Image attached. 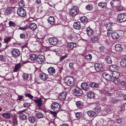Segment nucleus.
Instances as JSON below:
<instances>
[{
	"mask_svg": "<svg viewBox=\"0 0 126 126\" xmlns=\"http://www.w3.org/2000/svg\"><path fill=\"white\" fill-rule=\"evenodd\" d=\"M45 60L44 56L42 55L41 54H40L38 55L36 58L37 62L40 64L43 63Z\"/></svg>",
	"mask_w": 126,
	"mask_h": 126,
	"instance_id": "obj_10",
	"label": "nucleus"
},
{
	"mask_svg": "<svg viewBox=\"0 0 126 126\" xmlns=\"http://www.w3.org/2000/svg\"><path fill=\"white\" fill-rule=\"evenodd\" d=\"M81 88L84 90L87 91L89 89V86L85 82L82 83L81 85Z\"/></svg>",
	"mask_w": 126,
	"mask_h": 126,
	"instance_id": "obj_14",
	"label": "nucleus"
},
{
	"mask_svg": "<svg viewBox=\"0 0 126 126\" xmlns=\"http://www.w3.org/2000/svg\"><path fill=\"white\" fill-rule=\"evenodd\" d=\"M122 121V119L120 118H118L116 119L115 120L116 122L118 123H120Z\"/></svg>",
	"mask_w": 126,
	"mask_h": 126,
	"instance_id": "obj_57",
	"label": "nucleus"
},
{
	"mask_svg": "<svg viewBox=\"0 0 126 126\" xmlns=\"http://www.w3.org/2000/svg\"><path fill=\"white\" fill-rule=\"evenodd\" d=\"M103 77L106 80L109 81L111 80L112 79L111 76L108 74L104 73L103 74Z\"/></svg>",
	"mask_w": 126,
	"mask_h": 126,
	"instance_id": "obj_17",
	"label": "nucleus"
},
{
	"mask_svg": "<svg viewBox=\"0 0 126 126\" xmlns=\"http://www.w3.org/2000/svg\"><path fill=\"white\" fill-rule=\"evenodd\" d=\"M28 26L27 25H26L23 27H20L18 29L22 30H24L27 29Z\"/></svg>",
	"mask_w": 126,
	"mask_h": 126,
	"instance_id": "obj_55",
	"label": "nucleus"
},
{
	"mask_svg": "<svg viewBox=\"0 0 126 126\" xmlns=\"http://www.w3.org/2000/svg\"><path fill=\"white\" fill-rule=\"evenodd\" d=\"M113 82L116 84L120 83V79L118 78H114L113 81Z\"/></svg>",
	"mask_w": 126,
	"mask_h": 126,
	"instance_id": "obj_43",
	"label": "nucleus"
},
{
	"mask_svg": "<svg viewBox=\"0 0 126 126\" xmlns=\"http://www.w3.org/2000/svg\"><path fill=\"white\" fill-rule=\"evenodd\" d=\"M17 14L19 16L22 17H25L26 15V11L22 8H20L18 9Z\"/></svg>",
	"mask_w": 126,
	"mask_h": 126,
	"instance_id": "obj_8",
	"label": "nucleus"
},
{
	"mask_svg": "<svg viewBox=\"0 0 126 126\" xmlns=\"http://www.w3.org/2000/svg\"><path fill=\"white\" fill-rule=\"evenodd\" d=\"M23 97V95H18V98L17 99V100H20L22 99Z\"/></svg>",
	"mask_w": 126,
	"mask_h": 126,
	"instance_id": "obj_63",
	"label": "nucleus"
},
{
	"mask_svg": "<svg viewBox=\"0 0 126 126\" xmlns=\"http://www.w3.org/2000/svg\"><path fill=\"white\" fill-rule=\"evenodd\" d=\"M101 108L99 104H96L95 107L94 108V110L96 112H98L100 111Z\"/></svg>",
	"mask_w": 126,
	"mask_h": 126,
	"instance_id": "obj_34",
	"label": "nucleus"
},
{
	"mask_svg": "<svg viewBox=\"0 0 126 126\" xmlns=\"http://www.w3.org/2000/svg\"><path fill=\"white\" fill-rule=\"evenodd\" d=\"M92 58V55L90 54H88L86 55L85 57V59L88 61H90Z\"/></svg>",
	"mask_w": 126,
	"mask_h": 126,
	"instance_id": "obj_46",
	"label": "nucleus"
},
{
	"mask_svg": "<svg viewBox=\"0 0 126 126\" xmlns=\"http://www.w3.org/2000/svg\"><path fill=\"white\" fill-rule=\"evenodd\" d=\"M36 55L32 54L30 55V58L31 60L33 62L34 61L36 60Z\"/></svg>",
	"mask_w": 126,
	"mask_h": 126,
	"instance_id": "obj_40",
	"label": "nucleus"
},
{
	"mask_svg": "<svg viewBox=\"0 0 126 126\" xmlns=\"http://www.w3.org/2000/svg\"><path fill=\"white\" fill-rule=\"evenodd\" d=\"M29 24V28L32 31H34L37 28V26L34 23H32Z\"/></svg>",
	"mask_w": 126,
	"mask_h": 126,
	"instance_id": "obj_19",
	"label": "nucleus"
},
{
	"mask_svg": "<svg viewBox=\"0 0 126 126\" xmlns=\"http://www.w3.org/2000/svg\"><path fill=\"white\" fill-rule=\"evenodd\" d=\"M67 57V55H65L64 56H62L60 58V61H62L64 59H65Z\"/></svg>",
	"mask_w": 126,
	"mask_h": 126,
	"instance_id": "obj_60",
	"label": "nucleus"
},
{
	"mask_svg": "<svg viewBox=\"0 0 126 126\" xmlns=\"http://www.w3.org/2000/svg\"><path fill=\"white\" fill-rule=\"evenodd\" d=\"M23 65V63H21L15 64L13 69V72H18L21 69Z\"/></svg>",
	"mask_w": 126,
	"mask_h": 126,
	"instance_id": "obj_9",
	"label": "nucleus"
},
{
	"mask_svg": "<svg viewBox=\"0 0 126 126\" xmlns=\"http://www.w3.org/2000/svg\"><path fill=\"white\" fill-rule=\"evenodd\" d=\"M36 109L35 110V115L36 117L38 119L42 118L43 117L44 114L40 111L37 110Z\"/></svg>",
	"mask_w": 126,
	"mask_h": 126,
	"instance_id": "obj_15",
	"label": "nucleus"
},
{
	"mask_svg": "<svg viewBox=\"0 0 126 126\" xmlns=\"http://www.w3.org/2000/svg\"><path fill=\"white\" fill-rule=\"evenodd\" d=\"M34 102L35 103V105L37 106L40 107L42 105V101L41 99L35 100Z\"/></svg>",
	"mask_w": 126,
	"mask_h": 126,
	"instance_id": "obj_23",
	"label": "nucleus"
},
{
	"mask_svg": "<svg viewBox=\"0 0 126 126\" xmlns=\"http://www.w3.org/2000/svg\"><path fill=\"white\" fill-rule=\"evenodd\" d=\"M9 26L10 27H14L16 26V24L15 22L11 21H10L8 23Z\"/></svg>",
	"mask_w": 126,
	"mask_h": 126,
	"instance_id": "obj_49",
	"label": "nucleus"
},
{
	"mask_svg": "<svg viewBox=\"0 0 126 126\" xmlns=\"http://www.w3.org/2000/svg\"><path fill=\"white\" fill-rule=\"evenodd\" d=\"M106 62L109 64L111 63L112 62L111 59L110 57H108L106 58Z\"/></svg>",
	"mask_w": 126,
	"mask_h": 126,
	"instance_id": "obj_52",
	"label": "nucleus"
},
{
	"mask_svg": "<svg viewBox=\"0 0 126 126\" xmlns=\"http://www.w3.org/2000/svg\"><path fill=\"white\" fill-rule=\"evenodd\" d=\"M107 3L103 2H99L98 4V5L99 7L103 9H105L107 8Z\"/></svg>",
	"mask_w": 126,
	"mask_h": 126,
	"instance_id": "obj_18",
	"label": "nucleus"
},
{
	"mask_svg": "<svg viewBox=\"0 0 126 126\" xmlns=\"http://www.w3.org/2000/svg\"><path fill=\"white\" fill-rule=\"evenodd\" d=\"M112 75L113 78H118L119 77L120 73L119 72L114 71L112 72Z\"/></svg>",
	"mask_w": 126,
	"mask_h": 126,
	"instance_id": "obj_32",
	"label": "nucleus"
},
{
	"mask_svg": "<svg viewBox=\"0 0 126 126\" xmlns=\"http://www.w3.org/2000/svg\"><path fill=\"white\" fill-rule=\"evenodd\" d=\"M93 6L91 4L88 5L86 6V9L88 10H91L93 8Z\"/></svg>",
	"mask_w": 126,
	"mask_h": 126,
	"instance_id": "obj_48",
	"label": "nucleus"
},
{
	"mask_svg": "<svg viewBox=\"0 0 126 126\" xmlns=\"http://www.w3.org/2000/svg\"><path fill=\"white\" fill-rule=\"evenodd\" d=\"M87 96L88 97L90 98H93L94 96V93L92 92H89L87 94Z\"/></svg>",
	"mask_w": 126,
	"mask_h": 126,
	"instance_id": "obj_45",
	"label": "nucleus"
},
{
	"mask_svg": "<svg viewBox=\"0 0 126 126\" xmlns=\"http://www.w3.org/2000/svg\"><path fill=\"white\" fill-rule=\"evenodd\" d=\"M87 114L91 117L96 116V113L95 112L92 110H89L87 111Z\"/></svg>",
	"mask_w": 126,
	"mask_h": 126,
	"instance_id": "obj_28",
	"label": "nucleus"
},
{
	"mask_svg": "<svg viewBox=\"0 0 126 126\" xmlns=\"http://www.w3.org/2000/svg\"><path fill=\"white\" fill-rule=\"evenodd\" d=\"M26 96L28 97L31 99H32L33 97V96L30 94L28 93L26 94Z\"/></svg>",
	"mask_w": 126,
	"mask_h": 126,
	"instance_id": "obj_64",
	"label": "nucleus"
},
{
	"mask_svg": "<svg viewBox=\"0 0 126 126\" xmlns=\"http://www.w3.org/2000/svg\"><path fill=\"white\" fill-rule=\"evenodd\" d=\"M26 111V110H24L18 112V114L19 115V118L20 120H24L26 119V116L24 113Z\"/></svg>",
	"mask_w": 126,
	"mask_h": 126,
	"instance_id": "obj_5",
	"label": "nucleus"
},
{
	"mask_svg": "<svg viewBox=\"0 0 126 126\" xmlns=\"http://www.w3.org/2000/svg\"><path fill=\"white\" fill-rule=\"evenodd\" d=\"M40 78L43 80H46L47 78L48 77L45 74H41L39 76Z\"/></svg>",
	"mask_w": 126,
	"mask_h": 126,
	"instance_id": "obj_35",
	"label": "nucleus"
},
{
	"mask_svg": "<svg viewBox=\"0 0 126 126\" xmlns=\"http://www.w3.org/2000/svg\"><path fill=\"white\" fill-rule=\"evenodd\" d=\"M22 77L24 80H27L28 78V74L27 73H24Z\"/></svg>",
	"mask_w": 126,
	"mask_h": 126,
	"instance_id": "obj_53",
	"label": "nucleus"
},
{
	"mask_svg": "<svg viewBox=\"0 0 126 126\" xmlns=\"http://www.w3.org/2000/svg\"><path fill=\"white\" fill-rule=\"evenodd\" d=\"M82 113L81 112H78L75 113V115L76 117L77 118H79L81 116L80 115Z\"/></svg>",
	"mask_w": 126,
	"mask_h": 126,
	"instance_id": "obj_59",
	"label": "nucleus"
},
{
	"mask_svg": "<svg viewBox=\"0 0 126 126\" xmlns=\"http://www.w3.org/2000/svg\"><path fill=\"white\" fill-rule=\"evenodd\" d=\"M58 111H50V113L53 114L54 116L55 117H56V116L58 112Z\"/></svg>",
	"mask_w": 126,
	"mask_h": 126,
	"instance_id": "obj_56",
	"label": "nucleus"
},
{
	"mask_svg": "<svg viewBox=\"0 0 126 126\" xmlns=\"http://www.w3.org/2000/svg\"><path fill=\"white\" fill-rule=\"evenodd\" d=\"M76 104L78 107L81 108L83 106V103L80 101H78L76 102Z\"/></svg>",
	"mask_w": 126,
	"mask_h": 126,
	"instance_id": "obj_37",
	"label": "nucleus"
},
{
	"mask_svg": "<svg viewBox=\"0 0 126 126\" xmlns=\"http://www.w3.org/2000/svg\"><path fill=\"white\" fill-rule=\"evenodd\" d=\"M74 28L76 29L79 30L80 29V22H75L73 25Z\"/></svg>",
	"mask_w": 126,
	"mask_h": 126,
	"instance_id": "obj_25",
	"label": "nucleus"
},
{
	"mask_svg": "<svg viewBox=\"0 0 126 126\" xmlns=\"http://www.w3.org/2000/svg\"><path fill=\"white\" fill-rule=\"evenodd\" d=\"M36 118L35 116H30L29 117V120L31 123H33L36 120Z\"/></svg>",
	"mask_w": 126,
	"mask_h": 126,
	"instance_id": "obj_38",
	"label": "nucleus"
},
{
	"mask_svg": "<svg viewBox=\"0 0 126 126\" xmlns=\"http://www.w3.org/2000/svg\"><path fill=\"white\" fill-rule=\"evenodd\" d=\"M98 40V37L96 36H93L91 37L90 39V41L94 43L96 42Z\"/></svg>",
	"mask_w": 126,
	"mask_h": 126,
	"instance_id": "obj_29",
	"label": "nucleus"
},
{
	"mask_svg": "<svg viewBox=\"0 0 126 126\" xmlns=\"http://www.w3.org/2000/svg\"><path fill=\"white\" fill-rule=\"evenodd\" d=\"M66 93L65 92L60 93L59 96V99L62 101H64L66 97Z\"/></svg>",
	"mask_w": 126,
	"mask_h": 126,
	"instance_id": "obj_13",
	"label": "nucleus"
},
{
	"mask_svg": "<svg viewBox=\"0 0 126 126\" xmlns=\"http://www.w3.org/2000/svg\"><path fill=\"white\" fill-rule=\"evenodd\" d=\"M48 22L51 24H53L55 23V19L52 16L49 17L47 19Z\"/></svg>",
	"mask_w": 126,
	"mask_h": 126,
	"instance_id": "obj_22",
	"label": "nucleus"
},
{
	"mask_svg": "<svg viewBox=\"0 0 126 126\" xmlns=\"http://www.w3.org/2000/svg\"><path fill=\"white\" fill-rule=\"evenodd\" d=\"M90 86L93 88H97L99 87V85L94 82H91L90 84Z\"/></svg>",
	"mask_w": 126,
	"mask_h": 126,
	"instance_id": "obj_33",
	"label": "nucleus"
},
{
	"mask_svg": "<svg viewBox=\"0 0 126 126\" xmlns=\"http://www.w3.org/2000/svg\"><path fill=\"white\" fill-rule=\"evenodd\" d=\"M94 67L95 69L97 72L103 70V66L100 63H96L94 64Z\"/></svg>",
	"mask_w": 126,
	"mask_h": 126,
	"instance_id": "obj_11",
	"label": "nucleus"
},
{
	"mask_svg": "<svg viewBox=\"0 0 126 126\" xmlns=\"http://www.w3.org/2000/svg\"><path fill=\"white\" fill-rule=\"evenodd\" d=\"M11 38L10 37H6L4 39V42L7 43L10 41Z\"/></svg>",
	"mask_w": 126,
	"mask_h": 126,
	"instance_id": "obj_51",
	"label": "nucleus"
},
{
	"mask_svg": "<svg viewBox=\"0 0 126 126\" xmlns=\"http://www.w3.org/2000/svg\"><path fill=\"white\" fill-rule=\"evenodd\" d=\"M47 70L49 73L51 75H52L55 73V70L53 67H49Z\"/></svg>",
	"mask_w": 126,
	"mask_h": 126,
	"instance_id": "obj_26",
	"label": "nucleus"
},
{
	"mask_svg": "<svg viewBox=\"0 0 126 126\" xmlns=\"http://www.w3.org/2000/svg\"><path fill=\"white\" fill-rule=\"evenodd\" d=\"M68 39L71 41H73L76 38V36L75 33H73L71 35H69L68 37Z\"/></svg>",
	"mask_w": 126,
	"mask_h": 126,
	"instance_id": "obj_36",
	"label": "nucleus"
},
{
	"mask_svg": "<svg viewBox=\"0 0 126 126\" xmlns=\"http://www.w3.org/2000/svg\"><path fill=\"white\" fill-rule=\"evenodd\" d=\"M18 5L20 7H23L25 6V3L23 0H21L18 2Z\"/></svg>",
	"mask_w": 126,
	"mask_h": 126,
	"instance_id": "obj_50",
	"label": "nucleus"
},
{
	"mask_svg": "<svg viewBox=\"0 0 126 126\" xmlns=\"http://www.w3.org/2000/svg\"><path fill=\"white\" fill-rule=\"evenodd\" d=\"M67 47H68L73 49L74 47H76V44L73 42H70L68 44Z\"/></svg>",
	"mask_w": 126,
	"mask_h": 126,
	"instance_id": "obj_30",
	"label": "nucleus"
},
{
	"mask_svg": "<svg viewBox=\"0 0 126 126\" xmlns=\"http://www.w3.org/2000/svg\"><path fill=\"white\" fill-rule=\"evenodd\" d=\"M121 108L122 110L123 111L126 110V103L122 105Z\"/></svg>",
	"mask_w": 126,
	"mask_h": 126,
	"instance_id": "obj_54",
	"label": "nucleus"
},
{
	"mask_svg": "<svg viewBox=\"0 0 126 126\" xmlns=\"http://www.w3.org/2000/svg\"><path fill=\"white\" fill-rule=\"evenodd\" d=\"M115 48L116 51L118 52L121 51L122 50L121 45L119 44H116L115 46Z\"/></svg>",
	"mask_w": 126,
	"mask_h": 126,
	"instance_id": "obj_24",
	"label": "nucleus"
},
{
	"mask_svg": "<svg viewBox=\"0 0 126 126\" xmlns=\"http://www.w3.org/2000/svg\"><path fill=\"white\" fill-rule=\"evenodd\" d=\"M74 64V63H69V66L70 68L72 70H73L74 69L73 66Z\"/></svg>",
	"mask_w": 126,
	"mask_h": 126,
	"instance_id": "obj_62",
	"label": "nucleus"
},
{
	"mask_svg": "<svg viewBox=\"0 0 126 126\" xmlns=\"http://www.w3.org/2000/svg\"><path fill=\"white\" fill-rule=\"evenodd\" d=\"M124 93L123 91L121 90L118 91L116 93V95L117 96L121 97L124 95Z\"/></svg>",
	"mask_w": 126,
	"mask_h": 126,
	"instance_id": "obj_41",
	"label": "nucleus"
},
{
	"mask_svg": "<svg viewBox=\"0 0 126 126\" xmlns=\"http://www.w3.org/2000/svg\"><path fill=\"white\" fill-rule=\"evenodd\" d=\"M120 64L122 66L125 67L126 66V60H122L120 62Z\"/></svg>",
	"mask_w": 126,
	"mask_h": 126,
	"instance_id": "obj_47",
	"label": "nucleus"
},
{
	"mask_svg": "<svg viewBox=\"0 0 126 126\" xmlns=\"http://www.w3.org/2000/svg\"><path fill=\"white\" fill-rule=\"evenodd\" d=\"M86 32L87 35L89 36H91L93 34L94 32L93 30L90 27L87 28Z\"/></svg>",
	"mask_w": 126,
	"mask_h": 126,
	"instance_id": "obj_21",
	"label": "nucleus"
},
{
	"mask_svg": "<svg viewBox=\"0 0 126 126\" xmlns=\"http://www.w3.org/2000/svg\"><path fill=\"white\" fill-rule=\"evenodd\" d=\"M113 24L111 23H109L106 24L105 26L106 27L107 30L109 31H112Z\"/></svg>",
	"mask_w": 126,
	"mask_h": 126,
	"instance_id": "obj_16",
	"label": "nucleus"
},
{
	"mask_svg": "<svg viewBox=\"0 0 126 126\" xmlns=\"http://www.w3.org/2000/svg\"><path fill=\"white\" fill-rule=\"evenodd\" d=\"M117 67L116 65H111L109 67L110 70L113 71H115V70L116 69Z\"/></svg>",
	"mask_w": 126,
	"mask_h": 126,
	"instance_id": "obj_42",
	"label": "nucleus"
},
{
	"mask_svg": "<svg viewBox=\"0 0 126 126\" xmlns=\"http://www.w3.org/2000/svg\"><path fill=\"white\" fill-rule=\"evenodd\" d=\"M117 19L119 22H125L126 21V14H119L117 17Z\"/></svg>",
	"mask_w": 126,
	"mask_h": 126,
	"instance_id": "obj_3",
	"label": "nucleus"
},
{
	"mask_svg": "<svg viewBox=\"0 0 126 126\" xmlns=\"http://www.w3.org/2000/svg\"><path fill=\"white\" fill-rule=\"evenodd\" d=\"M64 82L66 85L68 86H72L75 84L73 77L70 76L65 78L64 79Z\"/></svg>",
	"mask_w": 126,
	"mask_h": 126,
	"instance_id": "obj_1",
	"label": "nucleus"
},
{
	"mask_svg": "<svg viewBox=\"0 0 126 126\" xmlns=\"http://www.w3.org/2000/svg\"><path fill=\"white\" fill-rule=\"evenodd\" d=\"M49 41L50 43L52 45H56L58 44V40L56 38H51L49 39Z\"/></svg>",
	"mask_w": 126,
	"mask_h": 126,
	"instance_id": "obj_12",
	"label": "nucleus"
},
{
	"mask_svg": "<svg viewBox=\"0 0 126 126\" xmlns=\"http://www.w3.org/2000/svg\"><path fill=\"white\" fill-rule=\"evenodd\" d=\"M12 10L11 8L8 7L5 10V13L7 14H10L12 12Z\"/></svg>",
	"mask_w": 126,
	"mask_h": 126,
	"instance_id": "obj_39",
	"label": "nucleus"
},
{
	"mask_svg": "<svg viewBox=\"0 0 126 126\" xmlns=\"http://www.w3.org/2000/svg\"><path fill=\"white\" fill-rule=\"evenodd\" d=\"M80 20L81 22L84 23L85 24H86L88 22L87 19L85 16L81 17L80 18Z\"/></svg>",
	"mask_w": 126,
	"mask_h": 126,
	"instance_id": "obj_31",
	"label": "nucleus"
},
{
	"mask_svg": "<svg viewBox=\"0 0 126 126\" xmlns=\"http://www.w3.org/2000/svg\"><path fill=\"white\" fill-rule=\"evenodd\" d=\"M72 91L76 96H80L83 94L82 89L78 87H75L73 89Z\"/></svg>",
	"mask_w": 126,
	"mask_h": 126,
	"instance_id": "obj_2",
	"label": "nucleus"
},
{
	"mask_svg": "<svg viewBox=\"0 0 126 126\" xmlns=\"http://www.w3.org/2000/svg\"><path fill=\"white\" fill-rule=\"evenodd\" d=\"M5 56L3 55H0V65L2 64V62H4L5 60Z\"/></svg>",
	"mask_w": 126,
	"mask_h": 126,
	"instance_id": "obj_44",
	"label": "nucleus"
},
{
	"mask_svg": "<svg viewBox=\"0 0 126 126\" xmlns=\"http://www.w3.org/2000/svg\"><path fill=\"white\" fill-rule=\"evenodd\" d=\"M79 12L78 8L77 7L75 6L71 9L70 14L72 16H74L77 14Z\"/></svg>",
	"mask_w": 126,
	"mask_h": 126,
	"instance_id": "obj_7",
	"label": "nucleus"
},
{
	"mask_svg": "<svg viewBox=\"0 0 126 126\" xmlns=\"http://www.w3.org/2000/svg\"><path fill=\"white\" fill-rule=\"evenodd\" d=\"M111 36L114 40H115L118 39L119 36V34L117 33L114 32L112 33Z\"/></svg>",
	"mask_w": 126,
	"mask_h": 126,
	"instance_id": "obj_27",
	"label": "nucleus"
},
{
	"mask_svg": "<svg viewBox=\"0 0 126 126\" xmlns=\"http://www.w3.org/2000/svg\"><path fill=\"white\" fill-rule=\"evenodd\" d=\"M2 116L3 118L6 119H9L11 118V114L8 112L3 113L2 115Z\"/></svg>",
	"mask_w": 126,
	"mask_h": 126,
	"instance_id": "obj_20",
	"label": "nucleus"
},
{
	"mask_svg": "<svg viewBox=\"0 0 126 126\" xmlns=\"http://www.w3.org/2000/svg\"><path fill=\"white\" fill-rule=\"evenodd\" d=\"M123 9V7L120 5H118L117 7V10L118 11H121Z\"/></svg>",
	"mask_w": 126,
	"mask_h": 126,
	"instance_id": "obj_58",
	"label": "nucleus"
},
{
	"mask_svg": "<svg viewBox=\"0 0 126 126\" xmlns=\"http://www.w3.org/2000/svg\"><path fill=\"white\" fill-rule=\"evenodd\" d=\"M12 56L15 58H17L20 55V52L17 49L14 48L11 52Z\"/></svg>",
	"mask_w": 126,
	"mask_h": 126,
	"instance_id": "obj_4",
	"label": "nucleus"
},
{
	"mask_svg": "<svg viewBox=\"0 0 126 126\" xmlns=\"http://www.w3.org/2000/svg\"><path fill=\"white\" fill-rule=\"evenodd\" d=\"M30 104L27 102H25L23 104V106L25 108H27L30 106Z\"/></svg>",
	"mask_w": 126,
	"mask_h": 126,
	"instance_id": "obj_61",
	"label": "nucleus"
},
{
	"mask_svg": "<svg viewBox=\"0 0 126 126\" xmlns=\"http://www.w3.org/2000/svg\"><path fill=\"white\" fill-rule=\"evenodd\" d=\"M60 105L57 103H53L51 105V108L54 111H60Z\"/></svg>",
	"mask_w": 126,
	"mask_h": 126,
	"instance_id": "obj_6",
	"label": "nucleus"
}]
</instances>
